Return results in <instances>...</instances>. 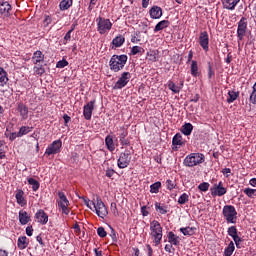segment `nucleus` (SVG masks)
<instances>
[{"mask_svg":"<svg viewBox=\"0 0 256 256\" xmlns=\"http://www.w3.org/2000/svg\"><path fill=\"white\" fill-rule=\"evenodd\" d=\"M127 55H113L109 61V66L111 71H114V73H119L125 67L127 64Z\"/></svg>","mask_w":256,"mask_h":256,"instance_id":"f257e3e1","label":"nucleus"},{"mask_svg":"<svg viewBox=\"0 0 256 256\" xmlns=\"http://www.w3.org/2000/svg\"><path fill=\"white\" fill-rule=\"evenodd\" d=\"M150 231H151V237L154 239L155 245L161 244V239H163V227H161V223L157 220H153L150 223Z\"/></svg>","mask_w":256,"mask_h":256,"instance_id":"f03ea898","label":"nucleus"},{"mask_svg":"<svg viewBox=\"0 0 256 256\" xmlns=\"http://www.w3.org/2000/svg\"><path fill=\"white\" fill-rule=\"evenodd\" d=\"M201 163H205V155L202 153H191L184 159L185 167H196V165H201Z\"/></svg>","mask_w":256,"mask_h":256,"instance_id":"7ed1b4c3","label":"nucleus"},{"mask_svg":"<svg viewBox=\"0 0 256 256\" xmlns=\"http://www.w3.org/2000/svg\"><path fill=\"white\" fill-rule=\"evenodd\" d=\"M222 215L227 223L235 225L237 223V210L233 205H225L222 210Z\"/></svg>","mask_w":256,"mask_h":256,"instance_id":"20e7f679","label":"nucleus"},{"mask_svg":"<svg viewBox=\"0 0 256 256\" xmlns=\"http://www.w3.org/2000/svg\"><path fill=\"white\" fill-rule=\"evenodd\" d=\"M91 205H93L96 214L98 217H101V219H105L107 215H109V212L107 211V206H105V203H103V200H101V196H96L95 201H91Z\"/></svg>","mask_w":256,"mask_h":256,"instance_id":"39448f33","label":"nucleus"},{"mask_svg":"<svg viewBox=\"0 0 256 256\" xmlns=\"http://www.w3.org/2000/svg\"><path fill=\"white\" fill-rule=\"evenodd\" d=\"M97 23V31L100 33V35H105L108 31H111V28L113 27V23H111V20L103 18V17H98L96 19Z\"/></svg>","mask_w":256,"mask_h":256,"instance_id":"423d86ee","label":"nucleus"},{"mask_svg":"<svg viewBox=\"0 0 256 256\" xmlns=\"http://www.w3.org/2000/svg\"><path fill=\"white\" fill-rule=\"evenodd\" d=\"M59 199L57 200L58 207L61 209L64 215H68L70 213L69 209V200L64 192H58Z\"/></svg>","mask_w":256,"mask_h":256,"instance_id":"0eeeda50","label":"nucleus"},{"mask_svg":"<svg viewBox=\"0 0 256 256\" xmlns=\"http://www.w3.org/2000/svg\"><path fill=\"white\" fill-rule=\"evenodd\" d=\"M129 163H131V152L126 150L120 154L118 159V167L119 169H125L129 167Z\"/></svg>","mask_w":256,"mask_h":256,"instance_id":"6e6552de","label":"nucleus"},{"mask_svg":"<svg viewBox=\"0 0 256 256\" xmlns=\"http://www.w3.org/2000/svg\"><path fill=\"white\" fill-rule=\"evenodd\" d=\"M212 197H223L227 193V188L223 186V182H218L210 189Z\"/></svg>","mask_w":256,"mask_h":256,"instance_id":"1a4fd4ad","label":"nucleus"},{"mask_svg":"<svg viewBox=\"0 0 256 256\" xmlns=\"http://www.w3.org/2000/svg\"><path fill=\"white\" fill-rule=\"evenodd\" d=\"M63 146V142L61 140L53 141L45 151L46 155H57V153H61V147Z\"/></svg>","mask_w":256,"mask_h":256,"instance_id":"9d476101","label":"nucleus"},{"mask_svg":"<svg viewBox=\"0 0 256 256\" xmlns=\"http://www.w3.org/2000/svg\"><path fill=\"white\" fill-rule=\"evenodd\" d=\"M247 33V18L242 17L241 20L238 22V29H237V37L239 41H243V37H245Z\"/></svg>","mask_w":256,"mask_h":256,"instance_id":"9b49d317","label":"nucleus"},{"mask_svg":"<svg viewBox=\"0 0 256 256\" xmlns=\"http://www.w3.org/2000/svg\"><path fill=\"white\" fill-rule=\"evenodd\" d=\"M131 79V73L124 72L122 73L121 77L118 79V81L114 85V89H123L129 83V80Z\"/></svg>","mask_w":256,"mask_h":256,"instance_id":"f8f14e48","label":"nucleus"},{"mask_svg":"<svg viewBox=\"0 0 256 256\" xmlns=\"http://www.w3.org/2000/svg\"><path fill=\"white\" fill-rule=\"evenodd\" d=\"M94 109H95V100L88 102L87 105L84 106L83 115H84V119H86V121H90V119L93 115Z\"/></svg>","mask_w":256,"mask_h":256,"instance_id":"ddd939ff","label":"nucleus"},{"mask_svg":"<svg viewBox=\"0 0 256 256\" xmlns=\"http://www.w3.org/2000/svg\"><path fill=\"white\" fill-rule=\"evenodd\" d=\"M127 135H129V132H127V129L120 128L118 130L117 137L120 140L122 147H124V145L129 146L131 143L129 142V139H127Z\"/></svg>","mask_w":256,"mask_h":256,"instance_id":"4468645a","label":"nucleus"},{"mask_svg":"<svg viewBox=\"0 0 256 256\" xmlns=\"http://www.w3.org/2000/svg\"><path fill=\"white\" fill-rule=\"evenodd\" d=\"M199 43L200 47H202L204 51H209V34L207 33V31L200 33Z\"/></svg>","mask_w":256,"mask_h":256,"instance_id":"2eb2a0df","label":"nucleus"},{"mask_svg":"<svg viewBox=\"0 0 256 256\" xmlns=\"http://www.w3.org/2000/svg\"><path fill=\"white\" fill-rule=\"evenodd\" d=\"M149 13L151 19H161V17L163 16V9H161V7L159 6H153L150 9Z\"/></svg>","mask_w":256,"mask_h":256,"instance_id":"dca6fc26","label":"nucleus"},{"mask_svg":"<svg viewBox=\"0 0 256 256\" xmlns=\"http://www.w3.org/2000/svg\"><path fill=\"white\" fill-rule=\"evenodd\" d=\"M35 218L37 219L38 223H42V225H47V222L49 221V216L44 210H39L35 214Z\"/></svg>","mask_w":256,"mask_h":256,"instance_id":"f3484780","label":"nucleus"},{"mask_svg":"<svg viewBox=\"0 0 256 256\" xmlns=\"http://www.w3.org/2000/svg\"><path fill=\"white\" fill-rule=\"evenodd\" d=\"M241 0H223L222 5L224 9H227L228 11L235 10V7H237V4Z\"/></svg>","mask_w":256,"mask_h":256,"instance_id":"a211bd4d","label":"nucleus"},{"mask_svg":"<svg viewBox=\"0 0 256 256\" xmlns=\"http://www.w3.org/2000/svg\"><path fill=\"white\" fill-rule=\"evenodd\" d=\"M43 61H45V55H43V52H41L40 50L34 52L32 57V62L34 63V65H39L43 63Z\"/></svg>","mask_w":256,"mask_h":256,"instance_id":"6ab92c4d","label":"nucleus"},{"mask_svg":"<svg viewBox=\"0 0 256 256\" xmlns=\"http://www.w3.org/2000/svg\"><path fill=\"white\" fill-rule=\"evenodd\" d=\"M25 192L21 189L17 190L16 192V201L18 203V205H21V207H25V205H27V200H25Z\"/></svg>","mask_w":256,"mask_h":256,"instance_id":"aec40b11","label":"nucleus"},{"mask_svg":"<svg viewBox=\"0 0 256 256\" xmlns=\"http://www.w3.org/2000/svg\"><path fill=\"white\" fill-rule=\"evenodd\" d=\"M19 221L21 225H27V223L31 221V216L29 215V213H27V211L21 210L19 212Z\"/></svg>","mask_w":256,"mask_h":256,"instance_id":"412c9836","label":"nucleus"},{"mask_svg":"<svg viewBox=\"0 0 256 256\" xmlns=\"http://www.w3.org/2000/svg\"><path fill=\"white\" fill-rule=\"evenodd\" d=\"M172 145L174 147H183V145H185V140H183V136L181 135V133H177L173 139H172Z\"/></svg>","mask_w":256,"mask_h":256,"instance_id":"4be33fe9","label":"nucleus"},{"mask_svg":"<svg viewBox=\"0 0 256 256\" xmlns=\"http://www.w3.org/2000/svg\"><path fill=\"white\" fill-rule=\"evenodd\" d=\"M11 4L7 1H3L0 4V13L2 15H11Z\"/></svg>","mask_w":256,"mask_h":256,"instance_id":"5701e85b","label":"nucleus"},{"mask_svg":"<svg viewBox=\"0 0 256 256\" xmlns=\"http://www.w3.org/2000/svg\"><path fill=\"white\" fill-rule=\"evenodd\" d=\"M168 242L171 245L179 246V243H181V238L173 232L168 233Z\"/></svg>","mask_w":256,"mask_h":256,"instance_id":"b1692460","label":"nucleus"},{"mask_svg":"<svg viewBox=\"0 0 256 256\" xmlns=\"http://www.w3.org/2000/svg\"><path fill=\"white\" fill-rule=\"evenodd\" d=\"M18 111L22 117V119H27L29 117V108L25 106V104H18Z\"/></svg>","mask_w":256,"mask_h":256,"instance_id":"393cba45","label":"nucleus"},{"mask_svg":"<svg viewBox=\"0 0 256 256\" xmlns=\"http://www.w3.org/2000/svg\"><path fill=\"white\" fill-rule=\"evenodd\" d=\"M171 23L169 20H162L158 24H156L154 28V32L157 33L158 31H163V29H167Z\"/></svg>","mask_w":256,"mask_h":256,"instance_id":"a878e982","label":"nucleus"},{"mask_svg":"<svg viewBox=\"0 0 256 256\" xmlns=\"http://www.w3.org/2000/svg\"><path fill=\"white\" fill-rule=\"evenodd\" d=\"M18 248L23 250V249H27V247H29V241H27V237L26 236H20L18 238V242H17Z\"/></svg>","mask_w":256,"mask_h":256,"instance_id":"bb28decb","label":"nucleus"},{"mask_svg":"<svg viewBox=\"0 0 256 256\" xmlns=\"http://www.w3.org/2000/svg\"><path fill=\"white\" fill-rule=\"evenodd\" d=\"M7 81H9V78L7 77V72L5 71V69L0 67V85H1V87H4L5 85H7Z\"/></svg>","mask_w":256,"mask_h":256,"instance_id":"cd10ccee","label":"nucleus"},{"mask_svg":"<svg viewBox=\"0 0 256 256\" xmlns=\"http://www.w3.org/2000/svg\"><path fill=\"white\" fill-rule=\"evenodd\" d=\"M181 132L183 133V135H186L188 137V135H191V133H193V124L185 123L182 126Z\"/></svg>","mask_w":256,"mask_h":256,"instance_id":"c85d7f7f","label":"nucleus"},{"mask_svg":"<svg viewBox=\"0 0 256 256\" xmlns=\"http://www.w3.org/2000/svg\"><path fill=\"white\" fill-rule=\"evenodd\" d=\"M190 71H191V76L192 77H199V75H200V73H199V66H198L196 60L192 61Z\"/></svg>","mask_w":256,"mask_h":256,"instance_id":"c756f323","label":"nucleus"},{"mask_svg":"<svg viewBox=\"0 0 256 256\" xmlns=\"http://www.w3.org/2000/svg\"><path fill=\"white\" fill-rule=\"evenodd\" d=\"M238 98H239V92L230 90L228 92L227 103H233L234 101H237Z\"/></svg>","mask_w":256,"mask_h":256,"instance_id":"7c9ffc66","label":"nucleus"},{"mask_svg":"<svg viewBox=\"0 0 256 256\" xmlns=\"http://www.w3.org/2000/svg\"><path fill=\"white\" fill-rule=\"evenodd\" d=\"M123 43H125V37L123 35L116 36L112 40V45H114V47H121Z\"/></svg>","mask_w":256,"mask_h":256,"instance_id":"2f4dec72","label":"nucleus"},{"mask_svg":"<svg viewBox=\"0 0 256 256\" xmlns=\"http://www.w3.org/2000/svg\"><path fill=\"white\" fill-rule=\"evenodd\" d=\"M105 143L108 151H111V152L115 151V144L113 143V137L107 136L105 138Z\"/></svg>","mask_w":256,"mask_h":256,"instance_id":"473e14b6","label":"nucleus"},{"mask_svg":"<svg viewBox=\"0 0 256 256\" xmlns=\"http://www.w3.org/2000/svg\"><path fill=\"white\" fill-rule=\"evenodd\" d=\"M73 5V0H62L59 4L61 11H67Z\"/></svg>","mask_w":256,"mask_h":256,"instance_id":"72a5a7b5","label":"nucleus"},{"mask_svg":"<svg viewBox=\"0 0 256 256\" xmlns=\"http://www.w3.org/2000/svg\"><path fill=\"white\" fill-rule=\"evenodd\" d=\"M235 251V243L231 241L228 246L224 250V255L225 256H231L233 255V252Z\"/></svg>","mask_w":256,"mask_h":256,"instance_id":"f704fd0d","label":"nucleus"},{"mask_svg":"<svg viewBox=\"0 0 256 256\" xmlns=\"http://www.w3.org/2000/svg\"><path fill=\"white\" fill-rule=\"evenodd\" d=\"M28 183L32 186V191H39L40 184L35 178H28Z\"/></svg>","mask_w":256,"mask_h":256,"instance_id":"c9c22d12","label":"nucleus"},{"mask_svg":"<svg viewBox=\"0 0 256 256\" xmlns=\"http://www.w3.org/2000/svg\"><path fill=\"white\" fill-rule=\"evenodd\" d=\"M156 211H159L161 215H165L167 213V206L161 205V203H155Z\"/></svg>","mask_w":256,"mask_h":256,"instance_id":"e433bc0d","label":"nucleus"},{"mask_svg":"<svg viewBox=\"0 0 256 256\" xmlns=\"http://www.w3.org/2000/svg\"><path fill=\"white\" fill-rule=\"evenodd\" d=\"M31 127L29 126H22L18 132V137H23V135H27V133H30Z\"/></svg>","mask_w":256,"mask_h":256,"instance_id":"4c0bfd02","label":"nucleus"},{"mask_svg":"<svg viewBox=\"0 0 256 256\" xmlns=\"http://www.w3.org/2000/svg\"><path fill=\"white\" fill-rule=\"evenodd\" d=\"M179 205H185V203H189V195L187 193H183L178 199Z\"/></svg>","mask_w":256,"mask_h":256,"instance_id":"58836bf2","label":"nucleus"},{"mask_svg":"<svg viewBox=\"0 0 256 256\" xmlns=\"http://www.w3.org/2000/svg\"><path fill=\"white\" fill-rule=\"evenodd\" d=\"M168 88L170 89V91H172L173 93H179V91H181V87L176 86L173 81H168Z\"/></svg>","mask_w":256,"mask_h":256,"instance_id":"ea45409f","label":"nucleus"},{"mask_svg":"<svg viewBox=\"0 0 256 256\" xmlns=\"http://www.w3.org/2000/svg\"><path fill=\"white\" fill-rule=\"evenodd\" d=\"M132 55H139V53H145V49L140 46H134L131 48Z\"/></svg>","mask_w":256,"mask_h":256,"instance_id":"a19ab883","label":"nucleus"},{"mask_svg":"<svg viewBox=\"0 0 256 256\" xmlns=\"http://www.w3.org/2000/svg\"><path fill=\"white\" fill-rule=\"evenodd\" d=\"M244 193L245 195H247V197H250L251 199H253V197H256V189L246 188L244 189Z\"/></svg>","mask_w":256,"mask_h":256,"instance_id":"79ce46f5","label":"nucleus"},{"mask_svg":"<svg viewBox=\"0 0 256 256\" xmlns=\"http://www.w3.org/2000/svg\"><path fill=\"white\" fill-rule=\"evenodd\" d=\"M34 72L36 75H43V73H45V68H43V65L41 64H36V66H34Z\"/></svg>","mask_w":256,"mask_h":256,"instance_id":"37998d69","label":"nucleus"},{"mask_svg":"<svg viewBox=\"0 0 256 256\" xmlns=\"http://www.w3.org/2000/svg\"><path fill=\"white\" fill-rule=\"evenodd\" d=\"M237 233H238L237 227L231 226V227L228 228V235H229L230 237H232V239H233L234 237L239 236Z\"/></svg>","mask_w":256,"mask_h":256,"instance_id":"c03bdc74","label":"nucleus"},{"mask_svg":"<svg viewBox=\"0 0 256 256\" xmlns=\"http://www.w3.org/2000/svg\"><path fill=\"white\" fill-rule=\"evenodd\" d=\"M161 189V182H156L150 186V193H157Z\"/></svg>","mask_w":256,"mask_h":256,"instance_id":"a18cd8bd","label":"nucleus"},{"mask_svg":"<svg viewBox=\"0 0 256 256\" xmlns=\"http://www.w3.org/2000/svg\"><path fill=\"white\" fill-rule=\"evenodd\" d=\"M250 103H252L253 105H256V82L253 85V91L250 94Z\"/></svg>","mask_w":256,"mask_h":256,"instance_id":"49530a36","label":"nucleus"},{"mask_svg":"<svg viewBox=\"0 0 256 256\" xmlns=\"http://www.w3.org/2000/svg\"><path fill=\"white\" fill-rule=\"evenodd\" d=\"M67 65H69V62L67 60L63 59V60H60L57 62L56 67H57V69H63L65 67H67Z\"/></svg>","mask_w":256,"mask_h":256,"instance_id":"de8ad7c7","label":"nucleus"},{"mask_svg":"<svg viewBox=\"0 0 256 256\" xmlns=\"http://www.w3.org/2000/svg\"><path fill=\"white\" fill-rule=\"evenodd\" d=\"M166 187H167V189H169V191H173V189H175V187H177V184L173 180H167Z\"/></svg>","mask_w":256,"mask_h":256,"instance_id":"09e8293b","label":"nucleus"},{"mask_svg":"<svg viewBox=\"0 0 256 256\" xmlns=\"http://www.w3.org/2000/svg\"><path fill=\"white\" fill-rule=\"evenodd\" d=\"M180 231L183 235H193V228L191 227L180 228Z\"/></svg>","mask_w":256,"mask_h":256,"instance_id":"8fccbe9b","label":"nucleus"},{"mask_svg":"<svg viewBox=\"0 0 256 256\" xmlns=\"http://www.w3.org/2000/svg\"><path fill=\"white\" fill-rule=\"evenodd\" d=\"M97 233L101 238L107 237V231H105L104 227H98Z\"/></svg>","mask_w":256,"mask_h":256,"instance_id":"3c124183","label":"nucleus"},{"mask_svg":"<svg viewBox=\"0 0 256 256\" xmlns=\"http://www.w3.org/2000/svg\"><path fill=\"white\" fill-rule=\"evenodd\" d=\"M198 189L200 190V191H209V183H207V182H203V183H201L199 186H198Z\"/></svg>","mask_w":256,"mask_h":256,"instance_id":"603ef678","label":"nucleus"},{"mask_svg":"<svg viewBox=\"0 0 256 256\" xmlns=\"http://www.w3.org/2000/svg\"><path fill=\"white\" fill-rule=\"evenodd\" d=\"M215 77V71H213V66L211 63L208 64V79Z\"/></svg>","mask_w":256,"mask_h":256,"instance_id":"864d4df0","label":"nucleus"},{"mask_svg":"<svg viewBox=\"0 0 256 256\" xmlns=\"http://www.w3.org/2000/svg\"><path fill=\"white\" fill-rule=\"evenodd\" d=\"M111 211L113 215H119V211L117 210V204L115 202L111 203Z\"/></svg>","mask_w":256,"mask_h":256,"instance_id":"5fc2aeb1","label":"nucleus"},{"mask_svg":"<svg viewBox=\"0 0 256 256\" xmlns=\"http://www.w3.org/2000/svg\"><path fill=\"white\" fill-rule=\"evenodd\" d=\"M51 16H45L44 18V27H49V25H51Z\"/></svg>","mask_w":256,"mask_h":256,"instance_id":"6e6d98bb","label":"nucleus"},{"mask_svg":"<svg viewBox=\"0 0 256 256\" xmlns=\"http://www.w3.org/2000/svg\"><path fill=\"white\" fill-rule=\"evenodd\" d=\"M82 199H83V202H84V204L86 205V207H88V209H93V208L91 207V200H89V198H87V197H82Z\"/></svg>","mask_w":256,"mask_h":256,"instance_id":"4d7b16f0","label":"nucleus"},{"mask_svg":"<svg viewBox=\"0 0 256 256\" xmlns=\"http://www.w3.org/2000/svg\"><path fill=\"white\" fill-rule=\"evenodd\" d=\"M232 239H233V241H234L236 247L239 248V244L241 243V241H243V240L241 239V237H239V236H234V238H232Z\"/></svg>","mask_w":256,"mask_h":256,"instance_id":"13d9d810","label":"nucleus"},{"mask_svg":"<svg viewBox=\"0 0 256 256\" xmlns=\"http://www.w3.org/2000/svg\"><path fill=\"white\" fill-rule=\"evenodd\" d=\"M74 233L76 235H81V226H79L77 223L74 225Z\"/></svg>","mask_w":256,"mask_h":256,"instance_id":"bf43d9fd","label":"nucleus"},{"mask_svg":"<svg viewBox=\"0 0 256 256\" xmlns=\"http://www.w3.org/2000/svg\"><path fill=\"white\" fill-rule=\"evenodd\" d=\"M222 173H223L224 176L230 177L231 176V169L230 168H224L222 170Z\"/></svg>","mask_w":256,"mask_h":256,"instance_id":"052dcab7","label":"nucleus"},{"mask_svg":"<svg viewBox=\"0 0 256 256\" xmlns=\"http://www.w3.org/2000/svg\"><path fill=\"white\" fill-rule=\"evenodd\" d=\"M113 175H115V170H113V169L106 170V177H109V179H111V177H113Z\"/></svg>","mask_w":256,"mask_h":256,"instance_id":"680f3d73","label":"nucleus"},{"mask_svg":"<svg viewBox=\"0 0 256 256\" xmlns=\"http://www.w3.org/2000/svg\"><path fill=\"white\" fill-rule=\"evenodd\" d=\"M3 143L0 142V159H4L5 157V150H3Z\"/></svg>","mask_w":256,"mask_h":256,"instance_id":"e2e57ef3","label":"nucleus"},{"mask_svg":"<svg viewBox=\"0 0 256 256\" xmlns=\"http://www.w3.org/2000/svg\"><path fill=\"white\" fill-rule=\"evenodd\" d=\"M141 213H142L143 217H147V215H149V211H147V206L141 207Z\"/></svg>","mask_w":256,"mask_h":256,"instance_id":"0e129e2a","label":"nucleus"},{"mask_svg":"<svg viewBox=\"0 0 256 256\" xmlns=\"http://www.w3.org/2000/svg\"><path fill=\"white\" fill-rule=\"evenodd\" d=\"M26 234L28 235V237H31L33 235V226H28L26 228Z\"/></svg>","mask_w":256,"mask_h":256,"instance_id":"69168bd1","label":"nucleus"},{"mask_svg":"<svg viewBox=\"0 0 256 256\" xmlns=\"http://www.w3.org/2000/svg\"><path fill=\"white\" fill-rule=\"evenodd\" d=\"M63 119H64L65 126L67 127V123L71 121V117L67 114H64Z\"/></svg>","mask_w":256,"mask_h":256,"instance_id":"338daca9","label":"nucleus"},{"mask_svg":"<svg viewBox=\"0 0 256 256\" xmlns=\"http://www.w3.org/2000/svg\"><path fill=\"white\" fill-rule=\"evenodd\" d=\"M71 31H68L64 36V41H71Z\"/></svg>","mask_w":256,"mask_h":256,"instance_id":"774afa93","label":"nucleus"}]
</instances>
